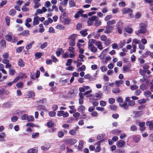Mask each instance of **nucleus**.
Listing matches in <instances>:
<instances>
[{
	"label": "nucleus",
	"mask_w": 153,
	"mask_h": 153,
	"mask_svg": "<svg viewBox=\"0 0 153 153\" xmlns=\"http://www.w3.org/2000/svg\"><path fill=\"white\" fill-rule=\"evenodd\" d=\"M102 22L100 20L96 19L95 21L94 25L96 27H98L101 25Z\"/></svg>",
	"instance_id": "nucleus-29"
},
{
	"label": "nucleus",
	"mask_w": 153,
	"mask_h": 153,
	"mask_svg": "<svg viewBox=\"0 0 153 153\" xmlns=\"http://www.w3.org/2000/svg\"><path fill=\"white\" fill-rule=\"evenodd\" d=\"M39 17L37 16L34 18L33 22V25L34 26L38 24L39 23Z\"/></svg>",
	"instance_id": "nucleus-9"
},
{
	"label": "nucleus",
	"mask_w": 153,
	"mask_h": 153,
	"mask_svg": "<svg viewBox=\"0 0 153 153\" xmlns=\"http://www.w3.org/2000/svg\"><path fill=\"white\" fill-rule=\"evenodd\" d=\"M139 26L140 29L138 31L139 33H144L146 32V26L144 23L140 24Z\"/></svg>",
	"instance_id": "nucleus-1"
},
{
	"label": "nucleus",
	"mask_w": 153,
	"mask_h": 153,
	"mask_svg": "<svg viewBox=\"0 0 153 153\" xmlns=\"http://www.w3.org/2000/svg\"><path fill=\"white\" fill-rule=\"evenodd\" d=\"M100 69L102 72H104L107 71V68L106 66H103L100 67Z\"/></svg>",
	"instance_id": "nucleus-54"
},
{
	"label": "nucleus",
	"mask_w": 153,
	"mask_h": 153,
	"mask_svg": "<svg viewBox=\"0 0 153 153\" xmlns=\"http://www.w3.org/2000/svg\"><path fill=\"white\" fill-rule=\"evenodd\" d=\"M69 4L71 7H75L76 5V3L73 0H69Z\"/></svg>",
	"instance_id": "nucleus-26"
},
{
	"label": "nucleus",
	"mask_w": 153,
	"mask_h": 153,
	"mask_svg": "<svg viewBox=\"0 0 153 153\" xmlns=\"http://www.w3.org/2000/svg\"><path fill=\"white\" fill-rule=\"evenodd\" d=\"M120 132H121L120 130L118 129H117L113 130L111 131V132L113 134H115L116 133H117V134L120 133Z\"/></svg>",
	"instance_id": "nucleus-59"
},
{
	"label": "nucleus",
	"mask_w": 153,
	"mask_h": 153,
	"mask_svg": "<svg viewBox=\"0 0 153 153\" xmlns=\"http://www.w3.org/2000/svg\"><path fill=\"white\" fill-rule=\"evenodd\" d=\"M140 74L141 75L144 76L146 73V71L145 70L140 69L139 71Z\"/></svg>",
	"instance_id": "nucleus-64"
},
{
	"label": "nucleus",
	"mask_w": 153,
	"mask_h": 153,
	"mask_svg": "<svg viewBox=\"0 0 153 153\" xmlns=\"http://www.w3.org/2000/svg\"><path fill=\"white\" fill-rule=\"evenodd\" d=\"M101 96H92V97L89 98L91 102L92 103L97 100H99Z\"/></svg>",
	"instance_id": "nucleus-8"
},
{
	"label": "nucleus",
	"mask_w": 153,
	"mask_h": 153,
	"mask_svg": "<svg viewBox=\"0 0 153 153\" xmlns=\"http://www.w3.org/2000/svg\"><path fill=\"white\" fill-rule=\"evenodd\" d=\"M126 101L128 102V105L129 106H132L135 104V102L133 100H129V97H127L126 98Z\"/></svg>",
	"instance_id": "nucleus-6"
},
{
	"label": "nucleus",
	"mask_w": 153,
	"mask_h": 153,
	"mask_svg": "<svg viewBox=\"0 0 153 153\" xmlns=\"http://www.w3.org/2000/svg\"><path fill=\"white\" fill-rule=\"evenodd\" d=\"M18 118L17 116H14L13 117L11 118V120L12 121H13V122H16L18 120Z\"/></svg>",
	"instance_id": "nucleus-61"
},
{
	"label": "nucleus",
	"mask_w": 153,
	"mask_h": 153,
	"mask_svg": "<svg viewBox=\"0 0 153 153\" xmlns=\"http://www.w3.org/2000/svg\"><path fill=\"white\" fill-rule=\"evenodd\" d=\"M67 17V13L65 12H63L61 16H60V19L62 20L65 19Z\"/></svg>",
	"instance_id": "nucleus-32"
},
{
	"label": "nucleus",
	"mask_w": 153,
	"mask_h": 153,
	"mask_svg": "<svg viewBox=\"0 0 153 153\" xmlns=\"http://www.w3.org/2000/svg\"><path fill=\"white\" fill-rule=\"evenodd\" d=\"M88 49L90 50L91 52L94 53H96L97 51V48L94 46H92L90 47V48H88Z\"/></svg>",
	"instance_id": "nucleus-20"
},
{
	"label": "nucleus",
	"mask_w": 153,
	"mask_h": 153,
	"mask_svg": "<svg viewBox=\"0 0 153 153\" xmlns=\"http://www.w3.org/2000/svg\"><path fill=\"white\" fill-rule=\"evenodd\" d=\"M23 83L21 82L17 83L16 85V86L18 88H21L23 87Z\"/></svg>",
	"instance_id": "nucleus-44"
},
{
	"label": "nucleus",
	"mask_w": 153,
	"mask_h": 153,
	"mask_svg": "<svg viewBox=\"0 0 153 153\" xmlns=\"http://www.w3.org/2000/svg\"><path fill=\"white\" fill-rule=\"evenodd\" d=\"M73 47L71 46L69 47L68 51L70 52L74 53L75 52L74 48Z\"/></svg>",
	"instance_id": "nucleus-50"
},
{
	"label": "nucleus",
	"mask_w": 153,
	"mask_h": 153,
	"mask_svg": "<svg viewBox=\"0 0 153 153\" xmlns=\"http://www.w3.org/2000/svg\"><path fill=\"white\" fill-rule=\"evenodd\" d=\"M42 55V53L40 52H36L35 54V56L36 59L40 58Z\"/></svg>",
	"instance_id": "nucleus-27"
},
{
	"label": "nucleus",
	"mask_w": 153,
	"mask_h": 153,
	"mask_svg": "<svg viewBox=\"0 0 153 153\" xmlns=\"http://www.w3.org/2000/svg\"><path fill=\"white\" fill-rule=\"evenodd\" d=\"M112 92L114 93H120V90L118 88H115L113 89Z\"/></svg>",
	"instance_id": "nucleus-48"
},
{
	"label": "nucleus",
	"mask_w": 153,
	"mask_h": 153,
	"mask_svg": "<svg viewBox=\"0 0 153 153\" xmlns=\"http://www.w3.org/2000/svg\"><path fill=\"white\" fill-rule=\"evenodd\" d=\"M16 13V10L13 9H12L9 11V14L10 15L13 16L15 15Z\"/></svg>",
	"instance_id": "nucleus-30"
},
{
	"label": "nucleus",
	"mask_w": 153,
	"mask_h": 153,
	"mask_svg": "<svg viewBox=\"0 0 153 153\" xmlns=\"http://www.w3.org/2000/svg\"><path fill=\"white\" fill-rule=\"evenodd\" d=\"M29 32L30 31L29 30H25L19 33V34L23 36H27L30 35Z\"/></svg>",
	"instance_id": "nucleus-14"
},
{
	"label": "nucleus",
	"mask_w": 153,
	"mask_h": 153,
	"mask_svg": "<svg viewBox=\"0 0 153 153\" xmlns=\"http://www.w3.org/2000/svg\"><path fill=\"white\" fill-rule=\"evenodd\" d=\"M56 28L59 30H64L65 29V27L64 26L61 24H58L56 26Z\"/></svg>",
	"instance_id": "nucleus-31"
},
{
	"label": "nucleus",
	"mask_w": 153,
	"mask_h": 153,
	"mask_svg": "<svg viewBox=\"0 0 153 153\" xmlns=\"http://www.w3.org/2000/svg\"><path fill=\"white\" fill-rule=\"evenodd\" d=\"M85 109V107L82 105L79 106V108L78 109V111L80 112H83L84 111Z\"/></svg>",
	"instance_id": "nucleus-34"
},
{
	"label": "nucleus",
	"mask_w": 153,
	"mask_h": 153,
	"mask_svg": "<svg viewBox=\"0 0 153 153\" xmlns=\"http://www.w3.org/2000/svg\"><path fill=\"white\" fill-rule=\"evenodd\" d=\"M1 46L2 47H5L6 46V41L4 39H1L0 41Z\"/></svg>",
	"instance_id": "nucleus-24"
},
{
	"label": "nucleus",
	"mask_w": 153,
	"mask_h": 153,
	"mask_svg": "<svg viewBox=\"0 0 153 153\" xmlns=\"http://www.w3.org/2000/svg\"><path fill=\"white\" fill-rule=\"evenodd\" d=\"M98 18L96 16H93L91 17L88 19V24L89 25H92L93 22L95 21L96 19H98Z\"/></svg>",
	"instance_id": "nucleus-2"
},
{
	"label": "nucleus",
	"mask_w": 153,
	"mask_h": 153,
	"mask_svg": "<svg viewBox=\"0 0 153 153\" xmlns=\"http://www.w3.org/2000/svg\"><path fill=\"white\" fill-rule=\"evenodd\" d=\"M69 45L71 46H74L75 45V41L73 40H70L69 42Z\"/></svg>",
	"instance_id": "nucleus-43"
},
{
	"label": "nucleus",
	"mask_w": 153,
	"mask_h": 153,
	"mask_svg": "<svg viewBox=\"0 0 153 153\" xmlns=\"http://www.w3.org/2000/svg\"><path fill=\"white\" fill-rule=\"evenodd\" d=\"M124 82L122 80H117L115 82L116 85L117 86H119L121 84L123 83Z\"/></svg>",
	"instance_id": "nucleus-39"
},
{
	"label": "nucleus",
	"mask_w": 153,
	"mask_h": 153,
	"mask_svg": "<svg viewBox=\"0 0 153 153\" xmlns=\"http://www.w3.org/2000/svg\"><path fill=\"white\" fill-rule=\"evenodd\" d=\"M116 22L114 19H112L111 20L108 21L107 22V25L109 26H112L116 23Z\"/></svg>",
	"instance_id": "nucleus-16"
},
{
	"label": "nucleus",
	"mask_w": 153,
	"mask_h": 153,
	"mask_svg": "<svg viewBox=\"0 0 153 153\" xmlns=\"http://www.w3.org/2000/svg\"><path fill=\"white\" fill-rule=\"evenodd\" d=\"M113 28L114 26H109L107 25L104 33L107 34L109 33H111V31L113 29Z\"/></svg>",
	"instance_id": "nucleus-4"
},
{
	"label": "nucleus",
	"mask_w": 153,
	"mask_h": 153,
	"mask_svg": "<svg viewBox=\"0 0 153 153\" xmlns=\"http://www.w3.org/2000/svg\"><path fill=\"white\" fill-rule=\"evenodd\" d=\"M138 88V86L136 85H133L131 86V89L132 90H135Z\"/></svg>",
	"instance_id": "nucleus-49"
},
{
	"label": "nucleus",
	"mask_w": 153,
	"mask_h": 153,
	"mask_svg": "<svg viewBox=\"0 0 153 153\" xmlns=\"http://www.w3.org/2000/svg\"><path fill=\"white\" fill-rule=\"evenodd\" d=\"M96 40L95 39H90L88 42V48L93 46V45L96 42Z\"/></svg>",
	"instance_id": "nucleus-10"
},
{
	"label": "nucleus",
	"mask_w": 153,
	"mask_h": 153,
	"mask_svg": "<svg viewBox=\"0 0 153 153\" xmlns=\"http://www.w3.org/2000/svg\"><path fill=\"white\" fill-rule=\"evenodd\" d=\"M120 106L126 110H128V105L126 102H122L119 104Z\"/></svg>",
	"instance_id": "nucleus-7"
},
{
	"label": "nucleus",
	"mask_w": 153,
	"mask_h": 153,
	"mask_svg": "<svg viewBox=\"0 0 153 153\" xmlns=\"http://www.w3.org/2000/svg\"><path fill=\"white\" fill-rule=\"evenodd\" d=\"M85 69L86 68L85 66L84 65H82L81 67H79L78 68V70L79 71H84L85 70Z\"/></svg>",
	"instance_id": "nucleus-46"
},
{
	"label": "nucleus",
	"mask_w": 153,
	"mask_h": 153,
	"mask_svg": "<svg viewBox=\"0 0 153 153\" xmlns=\"http://www.w3.org/2000/svg\"><path fill=\"white\" fill-rule=\"evenodd\" d=\"M15 71L13 69H11L10 68L9 69V74L10 75L12 76L14 75L15 73Z\"/></svg>",
	"instance_id": "nucleus-53"
},
{
	"label": "nucleus",
	"mask_w": 153,
	"mask_h": 153,
	"mask_svg": "<svg viewBox=\"0 0 153 153\" xmlns=\"http://www.w3.org/2000/svg\"><path fill=\"white\" fill-rule=\"evenodd\" d=\"M125 144V142L123 140H120L118 142L117 144V147H121Z\"/></svg>",
	"instance_id": "nucleus-15"
},
{
	"label": "nucleus",
	"mask_w": 153,
	"mask_h": 153,
	"mask_svg": "<svg viewBox=\"0 0 153 153\" xmlns=\"http://www.w3.org/2000/svg\"><path fill=\"white\" fill-rule=\"evenodd\" d=\"M123 22L120 21H119L117 22L116 24V27L117 28L121 27V26L122 25Z\"/></svg>",
	"instance_id": "nucleus-51"
},
{
	"label": "nucleus",
	"mask_w": 153,
	"mask_h": 153,
	"mask_svg": "<svg viewBox=\"0 0 153 153\" xmlns=\"http://www.w3.org/2000/svg\"><path fill=\"white\" fill-rule=\"evenodd\" d=\"M5 21L7 26H9L10 25V18L9 16H7L5 18Z\"/></svg>",
	"instance_id": "nucleus-28"
},
{
	"label": "nucleus",
	"mask_w": 153,
	"mask_h": 153,
	"mask_svg": "<svg viewBox=\"0 0 153 153\" xmlns=\"http://www.w3.org/2000/svg\"><path fill=\"white\" fill-rule=\"evenodd\" d=\"M24 47L23 46H21L18 48L16 49V51L17 53H21L22 50L24 49Z\"/></svg>",
	"instance_id": "nucleus-33"
},
{
	"label": "nucleus",
	"mask_w": 153,
	"mask_h": 153,
	"mask_svg": "<svg viewBox=\"0 0 153 153\" xmlns=\"http://www.w3.org/2000/svg\"><path fill=\"white\" fill-rule=\"evenodd\" d=\"M103 140H101L100 141L97 142V144H98V145L96 147L95 151L96 152H98L100 151L101 150L100 148V143L101 142H102Z\"/></svg>",
	"instance_id": "nucleus-12"
},
{
	"label": "nucleus",
	"mask_w": 153,
	"mask_h": 153,
	"mask_svg": "<svg viewBox=\"0 0 153 153\" xmlns=\"http://www.w3.org/2000/svg\"><path fill=\"white\" fill-rule=\"evenodd\" d=\"M131 66V64L130 63H128L126 65L123 66V71L125 72H127L130 71Z\"/></svg>",
	"instance_id": "nucleus-5"
},
{
	"label": "nucleus",
	"mask_w": 153,
	"mask_h": 153,
	"mask_svg": "<svg viewBox=\"0 0 153 153\" xmlns=\"http://www.w3.org/2000/svg\"><path fill=\"white\" fill-rule=\"evenodd\" d=\"M55 124L53 121H50L47 123V126L49 127L52 128L53 126Z\"/></svg>",
	"instance_id": "nucleus-37"
},
{
	"label": "nucleus",
	"mask_w": 153,
	"mask_h": 153,
	"mask_svg": "<svg viewBox=\"0 0 153 153\" xmlns=\"http://www.w3.org/2000/svg\"><path fill=\"white\" fill-rule=\"evenodd\" d=\"M43 13V11L42 9H38L36 11L35 14V15L37 16L39 14H42Z\"/></svg>",
	"instance_id": "nucleus-40"
},
{
	"label": "nucleus",
	"mask_w": 153,
	"mask_h": 153,
	"mask_svg": "<svg viewBox=\"0 0 153 153\" xmlns=\"http://www.w3.org/2000/svg\"><path fill=\"white\" fill-rule=\"evenodd\" d=\"M8 92H7V91L5 90L3 88H2L0 90V95H2L3 94L7 95Z\"/></svg>",
	"instance_id": "nucleus-21"
},
{
	"label": "nucleus",
	"mask_w": 153,
	"mask_h": 153,
	"mask_svg": "<svg viewBox=\"0 0 153 153\" xmlns=\"http://www.w3.org/2000/svg\"><path fill=\"white\" fill-rule=\"evenodd\" d=\"M34 3V8H37L39 7L40 5L41 4L37 2H33Z\"/></svg>",
	"instance_id": "nucleus-57"
},
{
	"label": "nucleus",
	"mask_w": 153,
	"mask_h": 153,
	"mask_svg": "<svg viewBox=\"0 0 153 153\" xmlns=\"http://www.w3.org/2000/svg\"><path fill=\"white\" fill-rule=\"evenodd\" d=\"M95 45L97 46L98 48L100 50L103 49L102 45L101 42L100 41H97L95 43Z\"/></svg>",
	"instance_id": "nucleus-13"
},
{
	"label": "nucleus",
	"mask_w": 153,
	"mask_h": 153,
	"mask_svg": "<svg viewBox=\"0 0 153 153\" xmlns=\"http://www.w3.org/2000/svg\"><path fill=\"white\" fill-rule=\"evenodd\" d=\"M125 30L129 33H131L132 32L133 30L131 28L127 27L125 28Z\"/></svg>",
	"instance_id": "nucleus-55"
},
{
	"label": "nucleus",
	"mask_w": 153,
	"mask_h": 153,
	"mask_svg": "<svg viewBox=\"0 0 153 153\" xmlns=\"http://www.w3.org/2000/svg\"><path fill=\"white\" fill-rule=\"evenodd\" d=\"M136 46L135 45H132L133 49H131L130 51V53H132L133 52H135L136 51Z\"/></svg>",
	"instance_id": "nucleus-47"
},
{
	"label": "nucleus",
	"mask_w": 153,
	"mask_h": 153,
	"mask_svg": "<svg viewBox=\"0 0 153 153\" xmlns=\"http://www.w3.org/2000/svg\"><path fill=\"white\" fill-rule=\"evenodd\" d=\"M101 40L103 41H105L107 39L106 36L105 35H102L100 37Z\"/></svg>",
	"instance_id": "nucleus-60"
},
{
	"label": "nucleus",
	"mask_w": 153,
	"mask_h": 153,
	"mask_svg": "<svg viewBox=\"0 0 153 153\" xmlns=\"http://www.w3.org/2000/svg\"><path fill=\"white\" fill-rule=\"evenodd\" d=\"M132 10L129 8H125L123 9L122 10V13L123 14H126L128 13L130 16H132Z\"/></svg>",
	"instance_id": "nucleus-3"
},
{
	"label": "nucleus",
	"mask_w": 153,
	"mask_h": 153,
	"mask_svg": "<svg viewBox=\"0 0 153 153\" xmlns=\"http://www.w3.org/2000/svg\"><path fill=\"white\" fill-rule=\"evenodd\" d=\"M82 27V23L81 22L78 23L76 25V29L79 30Z\"/></svg>",
	"instance_id": "nucleus-45"
},
{
	"label": "nucleus",
	"mask_w": 153,
	"mask_h": 153,
	"mask_svg": "<svg viewBox=\"0 0 153 153\" xmlns=\"http://www.w3.org/2000/svg\"><path fill=\"white\" fill-rule=\"evenodd\" d=\"M62 22H64L65 24L68 25L70 24L71 21V19L68 18H67L62 20Z\"/></svg>",
	"instance_id": "nucleus-18"
},
{
	"label": "nucleus",
	"mask_w": 153,
	"mask_h": 153,
	"mask_svg": "<svg viewBox=\"0 0 153 153\" xmlns=\"http://www.w3.org/2000/svg\"><path fill=\"white\" fill-rule=\"evenodd\" d=\"M112 17V15L111 14L107 15L105 18L104 20L105 21H108L109 20L111 19Z\"/></svg>",
	"instance_id": "nucleus-38"
},
{
	"label": "nucleus",
	"mask_w": 153,
	"mask_h": 153,
	"mask_svg": "<svg viewBox=\"0 0 153 153\" xmlns=\"http://www.w3.org/2000/svg\"><path fill=\"white\" fill-rule=\"evenodd\" d=\"M68 1H67V0H64L61 2L60 4L61 5L66 6L67 4Z\"/></svg>",
	"instance_id": "nucleus-58"
},
{
	"label": "nucleus",
	"mask_w": 153,
	"mask_h": 153,
	"mask_svg": "<svg viewBox=\"0 0 153 153\" xmlns=\"http://www.w3.org/2000/svg\"><path fill=\"white\" fill-rule=\"evenodd\" d=\"M48 45V43L47 42H44L43 44L41 45L40 46V48L42 49H43L47 47Z\"/></svg>",
	"instance_id": "nucleus-42"
},
{
	"label": "nucleus",
	"mask_w": 153,
	"mask_h": 153,
	"mask_svg": "<svg viewBox=\"0 0 153 153\" xmlns=\"http://www.w3.org/2000/svg\"><path fill=\"white\" fill-rule=\"evenodd\" d=\"M87 31L86 30H81L80 31V33L83 36H85L88 35V33L86 32Z\"/></svg>",
	"instance_id": "nucleus-23"
},
{
	"label": "nucleus",
	"mask_w": 153,
	"mask_h": 153,
	"mask_svg": "<svg viewBox=\"0 0 153 153\" xmlns=\"http://www.w3.org/2000/svg\"><path fill=\"white\" fill-rule=\"evenodd\" d=\"M76 36V34H73L69 36L68 39H71L70 40H73L75 41Z\"/></svg>",
	"instance_id": "nucleus-22"
},
{
	"label": "nucleus",
	"mask_w": 153,
	"mask_h": 153,
	"mask_svg": "<svg viewBox=\"0 0 153 153\" xmlns=\"http://www.w3.org/2000/svg\"><path fill=\"white\" fill-rule=\"evenodd\" d=\"M22 10L24 12H28L29 10V9L24 6L22 8Z\"/></svg>",
	"instance_id": "nucleus-56"
},
{
	"label": "nucleus",
	"mask_w": 153,
	"mask_h": 153,
	"mask_svg": "<svg viewBox=\"0 0 153 153\" xmlns=\"http://www.w3.org/2000/svg\"><path fill=\"white\" fill-rule=\"evenodd\" d=\"M146 125L149 126V128H153V123L150 121H148L146 122Z\"/></svg>",
	"instance_id": "nucleus-35"
},
{
	"label": "nucleus",
	"mask_w": 153,
	"mask_h": 153,
	"mask_svg": "<svg viewBox=\"0 0 153 153\" xmlns=\"http://www.w3.org/2000/svg\"><path fill=\"white\" fill-rule=\"evenodd\" d=\"M25 62L22 59H19L18 61V65L20 67H23L25 66Z\"/></svg>",
	"instance_id": "nucleus-11"
},
{
	"label": "nucleus",
	"mask_w": 153,
	"mask_h": 153,
	"mask_svg": "<svg viewBox=\"0 0 153 153\" xmlns=\"http://www.w3.org/2000/svg\"><path fill=\"white\" fill-rule=\"evenodd\" d=\"M6 40L9 42L11 41L12 39V36L9 34L7 35L5 37Z\"/></svg>",
	"instance_id": "nucleus-25"
},
{
	"label": "nucleus",
	"mask_w": 153,
	"mask_h": 153,
	"mask_svg": "<svg viewBox=\"0 0 153 153\" xmlns=\"http://www.w3.org/2000/svg\"><path fill=\"white\" fill-rule=\"evenodd\" d=\"M133 140L135 142L137 143L139 141L140 139L139 137L135 136L134 137Z\"/></svg>",
	"instance_id": "nucleus-62"
},
{
	"label": "nucleus",
	"mask_w": 153,
	"mask_h": 153,
	"mask_svg": "<svg viewBox=\"0 0 153 153\" xmlns=\"http://www.w3.org/2000/svg\"><path fill=\"white\" fill-rule=\"evenodd\" d=\"M63 51V50L62 48H59L58 51H56V52L57 56H59L61 53V52Z\"/></svg>",
	"instance_id": "nucleus-36"
},
{
	"label": "nucleus",
	"mask_w": 153,
	"mask_h": 153,
	"mask_svg": "<svg viewBox=\"0 0 153 153\" xmlns=\"http://www.w3.org/2000/svg\"><path fill=\"white\" fill-rule=\"evenodd\" d=\"M34 120V117L33 116L30 115L28 116L27 120L29 122L33 121Z\"/></svg>",
	"instance_id": "nucleus-41"
},
{
	"label": "nucleus",
	"mask_w": 153,
	"mask_h": 153,
	"mask_svg": "<svg viewBox=\"0 0 153 153\" xmlns=\"http://www.w3.org/2000/svg\"><path fill=\"white\" fill-rule=\"evenodd\" d=\"M72 59H68L67 62L66 63V65L67 66H70L71 64V62Z\"/></svg>",
	"instance_id": "nucleus-52"
},
{
	"label": "nucleus",
	"mask_w": 153,
	"mask_h": 153,
	"mask_svg": "<svg viewBox=\"0 0 153 153\" xmlns=\"http://www.w3.org/2000/svg\"><path fill=\"white\" fill-rule=\"evenodd\" d=\"M105 42V45L107 46L109 45L111 43V41L109 39H107Z\"/></svg>",
	"instance_id": "nucleus-63"
},
{
	"label": "nucleus",
	"mask_w": 153,
	"mask_h": 153,
	"mask_svg": "<svg viewBox=\"0 0 153 153\" xmlns=\"http://www.w3.org/2000/svg\"><path fill=\"white\" fill-rule=\"evenodd\" d=\"M35 42L34 41H33L31 42L29 44L27 45L26 46V48L27 50H29L30 49L32 46V45H33L34 43Z\"/></svg>",
	"instance_id": "nucleus-19"
},
{
	"label": "nucleus",
	"mask_w": 153,
	"mask_h": 153,
	"mask_svg": "<svg viewBox=\"0 0 153 153\" xmlns=\"http://www.w3.org/2000/svg\"><path fill=\"white\" fill-rule=\"evenodd\" d=\"M28 153H37V150L36 147L29 149L28 151Z\"/></svg>",
	"instance_id": "nucleus-17"
}]
</instances>
